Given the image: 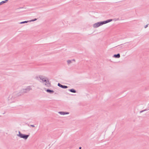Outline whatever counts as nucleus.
I'll list each match as a JSON object with an SVG mask.
<instances>
[{"instance_id": "obj_16", "label": "nucleus", "mask_w": 149, "mask_h": 149, "mask_svg": "<svg viewBox=\"0 0 149 149\" xmlns=\"http://www.w3.org/2000/svg\"><path fill=\"white\" fill-rule=\"evenodd\" d=\"M67 62L68 64H69L72 62V61L71 60H68L67 61Z\"/></svg>"}, {"instance_id": "obj_14", "label": "nucleus", "mask_w": 149, "mask_h": 149, "mask_svg": "<svg viewBox=\"0 0 149 149\" xmlns=\"http://www.w3.org/2000/svg\"><path fill=\"white\" fill-rule=\"evenodd\" d=\"M37 19H36V18H34V19H33L29 20V22H32V21H35Z\"/></svg>"}, {"instance_id": "obj_22", "label": "nucleus", "mask_w": 149, "mask_h": 149, "mask_svg": "<svg viewBox=\"0 0 149 149\" xmlns=\"http://www.w3.org/2000/svg\"><path fill=\"white\" fill-rule=\"evenodd\" d=\"M31 89L29 86V90H30Z\"/></svg>"}, {"instance_id": "obj_8", "label": "nucleus", "mask_w": 149, "mask_h": 149, "mask_svg": "<svg viewBox=\"0 0 149 149\" xmlns=\"http://www.w3.org/2000/svg\"><path fill=\"white\" fill-rule=\"evenodd\" d=\"M68 91L73 93H76V91L74 89H69Z\"/></svg>"}, {"instance_id": "obj_19", "label": "nucleus", "mask_w": 149, "mask_h": 149, "mask_svg": "<svg viewBox=\"0 0 149 149\" xmlns=\"http://www.w3.org/2000/svg\"><path fill=\"white\" fill-rule=\"evenodd\" d=\"M65 114H68L69 113V112H65Z\"/></svg>"}, {"instance_id": "obj_24", "label": "nucleus", "mask_w": 149, "mask_h": 149, "mask_svg": "<svg viewBox=\"0 0 149 149\" xmlns=\"http://www.w3.org/2000/svg\"><path fill=\"white\" fill-rule=\"evenodd\" d=\"M81 147H80L79 148V149H81Z\"/></svg>"}, {"instance_id": "obj_2", "label": "nucleus", "mask_w": 149, "mask_h": 149, "mask_svg": "<svg viewBox=\"0 0 149 149\" xmlns=\"http://www.w3.org/2000/svg\"><path fill=\"white\" fill-rule=\"evenodd\" d=\"M18 133V134H17V135L20 138H23L25 140L27 139L28 138V135L22 134L19 131Z\"/></svg>"}, {"instance_id": "obj_4", "label": "nucleus", "mask_w": 149, "mask_h": 149, "mask_svg": "<svg viewBox=\"0 0 149 149\" xmlns=\"http://www.w3.org/2000/svg\"><path fill=\"white\" fill-rule=\"evenodd\" d=\"M58 86L60 87L63 88L65 89L68 88V87L67 86L62 85L59 83H58Z\"/></svg>"}, {"instance_id": "obj_17", "label": "nucleus", "mask_w": 149, "mask_h": 149, "mask_svg": "<svg viewBox=\"0 0 149 149\" xmlns=\"http://www.w3.org/2000/svg\"><path fill=\"white\" fill-rule=\"evenodd\" d=\"M147 110V109H145L144 110H142V111H140V113H141L144 111H146Z\"/></svg>"}, {"instance_id": "obj_5", "label": "nucleus", "mask_w": 149, "mask_h": 149, "mask_svg": "<svg viewBox=\"0 0 149 149\" xmlns=\"http://www.w3.org/2000/svg\"><path fill=\"white\" fill-rule=\"evenodd\" d=\"M113 20L112 19H108L107 20L102 21V23H103V24H105L107 23L108 22H110L111 21H112Z\"/></svg>"}, {"instance_id": "obj_11", "label": "nucleus", "mask_w": 149, "mask_h": 149, "mask_svg": "<svg viewBox=\"0 0 149 149\" xmlns=\"http://www.w3.org/2000/svg\"><path fill=\"white\" fill-rule=\"evenodd\" d=\"M39 78L40 79L42 80L43 81H44V79H45L42 76H39Z\"/></svg>"}, {"instance_id": "obj_1", "label": "nucleus", "mask_w": 149, "mask_h": 149, "mask_svg": "<svg viewBox=\"0 0 149 149\" xmlns=\"http://www.w3.org/2000/svg\"><path fill=\"white\" fill-rule=\"evenodd\" d=\"M28 91V87H27L25 88H23L18 93H14L13 95H10L9 97V100H11L12 102H14V99L17 97L23 95L24 93H27Z\"/></svg>"}, {"instance_id": "obj_7", "label": "nucleus", "mask_w": 149, "mask_h": 149, "mask_svg": "<svg viewBox=\"0 0 149 149\" xmlns=\"http://www.w3.org/2000/svg\"><path fill=\"white\" fill-rule=\"evenodd\" d=\"M113 57L117 58H119L120 57V54L118 53L117 54H115L113 55Z\"/></svg>"}, {"instance_id": "obj_13", "label": "nucleus", "mask_w": 149, "mask_h": 149, "mask_svg": "<svg viewBox=\"0 0 149 149\" xmlns=\"http://www.w3.org/2000/svg\"><path fill=\"white\" fill-rule=\"evenodd\" d=\"M28 22V21H24L21 22L19 23V24H24V23H27Z\"/></svg>"}, {"instance_id": "obj_25", "label": "nucleus", "mask_w": 149, "mask_h": 149, "mask_svg": "<svg viewBox=\"0 0 149 149\" xmlns=\"http://www.w3.org/2000/svg\"><path fill=\"white\" fill-rule=\"evenodd\" d=\"M148 105H149V104H148Z\"/></svg>"}, {"instance_id": "obj_23", "label": "nucleus", "mask_w": 149, "mask_h": 149, "mask_svg": "<svg viewBox=\"0 0 149 149\" xmlns=\"http://www.w3.org/2000/svg\"><path fill=\"white\" fill-rule=\"evenodd\" d=\"M71 60L72 61H75V60L74 59H72Z\"/></svg>"}, {"instance_id": "obj_10", "label": "nucleus", "mask_w": 149, "mask_h": 149, "mask_svg": "<svg viewBox=\"0 0 149 149\" xmlns=\"http://www.w3.org/2000/svg\"><path fill=\"white\" fill-rule=\"evenodd\" d=\"M45 85H46L47 86V87H50L51 86V84L49 82H49H48L47 83H46L45 84Z\"/></svg>"}, {"instance_id": "obj_6", "label": "nucleus", "mask_w": 149, "mask_h": 149, "mask_svg": "<svg viewBox=\"0 0 149 149\" xmlns=\"http://www.w3.org/2000/svg\"><path fill=\"white\" fill-rule=\"evenodd\" d=\"M46 91L48 93H49L50 94H52L54 93V91L53 90H52L50 89H47L46 90Z\"/></svg>"}, {"instance_id": "obj_20", "label": "nucleus", "mask_w": 149, "mask_h": 149, "mask_svg": "<svg viewBox=\"0 0 149 149\" xmlns=\"http://www.w3.org/2000/svg\"><path fill=\"white\" fill-rule=\"evenodd\" d=\"M30 126L33 127H35V126L34 125H30Z\"/></svg>"}, {"instance_id": "obj_21", "label": "nucleus", "mask_w": 149, "mask_h": 149, "mask_svg": "<svg viewBox=\"0 0 149 149\" xmlns=\"http://www.w3.org/2000/svg\"><path fill=\"white\" fill-rule=\"evenodd\" d=\"M118 45V46H120L119 47H120V48H122V46H120V45Z\"/></svg>"}, {"instance_id": "obj_3", "label": "nucleus", "mask_w": 149, "mask_h": 149, "mask_svg": "<svg viewBox=\"0 0 149 149\" xmlns=\"http://www.w3.org/2000/svg\"><path fill=\"white\" fill-rule=\"evenodd\" d=\"M102 21L98 22L95 23L93 25V26L94 28H97L100 26L103 25Z\"/></svg>"}, {"instance_id": "obj_9", "label": "nucleus", "mask_w": 149, "mask_h": 149, "mask_svg": "<svg viewBox=\"0 0 149 149\" xmlns=\"http://www.w3.org/2000/svg\"><path fill=\"white\" fill-rule=\"evenodd\" d=\"M8 0H5V1H2L0 2V5L7 2Z\"/></svg>"}, {"instance_id": "obj_15", "label": "nucleus", "mask_w": 149, "mask_h": 149, "mask_svg": "<svg viewBox=\"0 0 149 149\" xmlns=\"http://www.w3.org/2000/svg\"><path fill=\"white\" fill-rule=\"evenodd\" d=\"M58 113L61 115H65V112L63 111H60L58 112Z\"/></svg>"}, {"instance_id": "obj_18", "label": "nucleus", "mask_w": 149, "mask_h": 149, "mask_svg": "<svg viewBox=\"0 0 149 149\" xmlns=\"http://www.w3.org/2000/svg\"><path fill=\"white\" fill-rule=\"evenodd\" d=\"M148 24H147V25H145V26H144V28H146L148 27Z\"/></svg>"}, {"instance_id": "obj_12", "label": "nucleus", "mask_w": 149, "mask_h": 149, "mask_svg": "<svg viewBox=\"0 0 149 149\" xmlns=\"http://www.w3.org/2000/svg\"><path fill=\"white\" fill-rule=\"evenodd\" d=\"M49 81L48 79L47 78H45V79H44L43 81L45 82L46 83L49 82Z\"/></svg>"}]
</instances>
